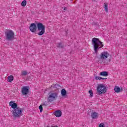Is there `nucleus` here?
Returning <instances> with one entry per match:
<instances>
[{
  "instance_id": "13",
  "label": "nucleus",
  "mask_w": 127,
  "mask_h": 127,
  "mask_svg": "<svg viewBox=\"0 0 127 127\" xmlns=\"http://www.w3.org/2000/svg\"><path fill=\"white\" fill-rule=\"evenodd\" d=\"M114 91L116 92V93H120V92H122L123 91V89H121L120 87L116 86L114 88Z\"/></svg>"
},
{
  "instance_id": "25",
  "label": "nucleus",
  "mask_w": 127,
  "mask_h": 127,
  "mask_svg": "<svg viewBox=\"0 0 127 127\" xmlns=\"http://www.w3.org/2000/svg\"><path fill=\"white\" fill-rule=\"evenodd\" d=\"M98 127H106L105 126V124H104V123H101L99 125Z\"/></svg>"
},
{
  "instance_id": "7",
  "label": "nucleus",
  "mask_w": 127,
  "mask_h": 127,
  "mask_svg": "<svg viewBox=\"0 0 127 127\" xmlns=\"http://www.w3.org/2000/svg\"><path fill=\"white\" fill-rule=\"evenodd\" d=\"M28 88H29L28 86H23L21 90L22 95H26L28 94V92L29 91Z\"/></svg>"
},
{
  "instance_id": "3",
  "label": "nucleus",
  "mask_w": 127,
  "mask_h": 127,
  "mask_svg": "<svg viewBox=\"0 0 127 127\" xmlns=\"http://www.w3.org/2000/svg\"><path fill=\"white\" fill-rule=\"evenodd\" d=\"M107 86H105L104 84H99L97 87V92L98 95H104L105 93H107Z\"/></svg>"
},
{
  "instance_id": "6",
  "label": "nucleus",
  "mask_w": 127,
  "mask_h": 127,
  "mask_svg": "<svg viewBox=\"0 0 127 127\" xmlns=\"http://www.w3.org/2000/svg\"><path fill=\"white\" fill-rule=\"evenodd\" d=\"M36 29H37V24L32 23L30 25V30L31 32H35V31H36Z\"/></svg>"
},
{
  "instance_id": "19",
  "label": "nucleus",
  "mask_w": 127,
  "mask_h": 127,
  "mask_svg": "<svg viewBox=\"0 0 127 127\" xmlns=\"http://www.w3.org/2000/svg\"><path fill=\"white\" fill-rule=\"evenodd\" d=\"M21 5L22 6H25V5H26V0H24L22 1Z\"/></svg>"
},
{
  "instance_id": "10",
  "label": "nucleus",
  "mask_w": 127,
  "mask_h": 127,
  "mask_svg": "<svg viewBox=\"0 0 127 127\" xmlns=\"http://www.w3.org/2000/svg\"><path fill=\"white\" fill-rule=\"evenodd\" d=\"M37 26L38 30L40 29H45V26H44L42 23H37Z\"/></svg>"
},
{
  "instance_id": "4",
  "label": "nucleus",
  "mask_w": 127,
  "mask_h": 127,
  "mask_svg": "<svg viewBox=\"0 0 127 127\" xmlns=\"http://www.w3.org/2000/svg\"><path fill=\"white\" fill-rule=\"evenodd\" d=\"M14 118H20L22 116V109L19 107L12 110V113Z\"/></svg>"
},
{
  "instance_id": "2",
  "label": "nucleus",
  "mask_w": 127,
  "mask_h": 127,
  "mask_svg": "<svg viewBox=\"0 0 127 127\" xmlns=\"http://www.w3.org/2000/svg\"><path fill=\"white\" fill-rule=\"evenodd\" d=\"M58 98V93L57 92H49L48 94L47 100L48 102L52 103V102L56 100Z\"/></svg>"
},
{
  "instance_id": "22",
  "label": "nucleus",
  "mask_w": 127,
  "mask_h": 127,
  "mask_svg": "<svg viewBox=\"0 0 127 127\" xmlns=\"http://www.w3.org/2000/svg\"><path fill=\"white\" fill-rule=\"evenodd\" d=\"M57 46L59 48H63V46L62 45V43H58Z\"/></svg>"
},
{
  "instance_id": "21",
  "label": "nucleus",
  "mask_w": 127,
  "mask_h": 127,
  "mask_svg": "<svg viewBox=\"0 0 127 127\" xmlns=\"http://www.w3.org/2000/svg\"><path fill=\"white\" fill-rule=\"evenodd\" d=\"M21 76H26L27 75V71H23L21 72Z\"/></svg>"
},
{
  "instance_id": "20",
  "label": "nucleus",
  "mask_w": 127,
  "mask_h": 127,
  "mask_svg": "<svg viewBox=\"0 0 127 127\" xmlns=\"http://www.w3.org/2000/svg\"><path fill=\"white\" fill-rule=\"evenodd\" d=\"M89 94H90V98H92V97H93V96H94V93H93V90H90L89 91Z\"/></svg>"
},
{
  "instance_id": "8",
  "label": "nucleus",
  "mask_w": 127,
  "mask_h": 127,
  "mask_svg": "<svg viewBox=\"0 0 127 127\" xmlns=\"http://www.w3.org/2000/svg\"><path fill=\"white\" fill-rule=\"evenodd\" d=\"M110 56V54L107 52H102L100 55L101 59H107Z\"/></svg>"
},
{
  "instance_id": "17",
  "label": "nucleus",
  "mask_w": 127,
  "mask_h": 127,
  "mask_svg": "<svg viewBox=\"0 0 127 127\" xmlns=\"http://www.w3.org/2000/svg\"><path fill=\"white\" fill-rule=\"evenodd\" d=\"M66 94H67V92H66V90H65V89H62L61 90L62 96H66Z\"/></svg>"
},
{
  "instance_id": "27",
  "label": "nucleus",
  "mask_w": 127,
  "mask_h": 127,
  "mask_svg": "<svg viewBox=\"0 0 127 127\" xmlns=\"http://www.w3.org/2000/svg\"><path fill=\"white\" fill-rule=\"evenodd\" d=\"M106 79H107V78L101 77V80H106Z\"/></svg>"
},
{
  "instance_id": "26",
  "label": "nucleus",
  "mask_w": 127,
  "mask_h": 127,
  "mask_svg": "<svg viewBox=\"0 0 127 127\" xmlns=\"http://www.w3.org/2000/svg\"><path fill=\"white\" fill-rule=\"evenodd\" d=\"M67 8L66 7H64V10H67Z\"/></svg>"
},
{
  "instance_id": "11",
  "label": "nucleus",
  "mask_w": 127,
  "mask_h": 127,
  "mask_svg": "<svg viewBox=\"0 0 127 127\" xmlns=\"http://www.w3.org/2000/svg\"><path fill=\"white\" fill-rule=\"evenodd\" d=\"M91 118L93 119H98L99 118V113L97 112H92L91 114Z\"/></svg>"
},
{
  "instance_id": "5",
  "label": "nucleus",
  "mask_w": 127,
  "mask_h": 127,
  "mask_svg": "<svg viewBox=\"0 0 127 127\" xmlns=\"http://www.w3.org/2000/svg\"><path fill=\"white\" fill-rule=\"evenodd\" d=\"M6 40L11 41L14 39V33L11 30H8L5 32Z\"/></svg>"
},
{
  "instance_id": "24",
  "label": "nucleus",
  "mask_w": 127,
  "mask_h": 127,
  "mask_svg": "<svg viewBox=\"0 0 127 127\" xmlns=\"http://www.w3.org/2000/svg\"><path fill=\"white\" fill-rule=\"evenodd\" d=\"M39 109L40 110V113L42 112V111H43V108L42 107V105H40L39 107Z\"/></svg>"
},
{
  "instance_id": "14",
  "label": "nucleus",
  "mask_w": 127,
  "mask_h": 127,
  "mask_svg": "<svg viewBox=\"0 0 127 127\" xmlns=\"http://www.w3.org/2000/svg\"><path fill=\"white\" fill-rule=\"evenodd\" d=\"M38 35H43L44 34V32H45V29H42L40 30H38Z\"/></svg>"
},
{
  "instance_id": "9",
  "label": "nucleus",
  "mask_w": 127,
  "mask_h": 127,
  "mask_svg": "<svg viewBox=\"0 0 127 127\" xmlns=\"http://www.w3.org/2000/svg\"><path fill=\"white\" fill-rule=\"evenodd\" d=\"M9 106L11 107L12 109H13V110H15V109H17V104L15 103L14 101H11L9 103Z\"/></svg>"
},
{
  "instance_id": "12",
  "label": "nucleus",
  "mask_w": 127,
  "mask_h": 127,
  "mask_svg": "<svg viewBox=\"0 0 127 127\" xmlns=\"http://www.w3.org/2000/svg\"><path fill=\"white\" fill-rule=\"evenodd\" d=\"M55 116H56L57 118H60V117L62 116V112L60 110L56 111L55 112Z\"/></svg>"
},
{
  "instance_id": "18",
  "label": "nucleus",
  "mask_w": 127,
  "mask_h": 127,
  "mask_svg": "<svg viewBox=\"0 0 127 127\" xmlns=\"http://www.w3.org/2000/svg\"><path fill=\"white\" fill-rule=\"evenodd\" d=\"M104 8H105V11L106 12H108V4L104 3Z\"/></svg>"
},
{
  "instance_id": "23",
  "label": "nucleus",
  "mask_w": 127,
  "mask_h": 127,
  "mask_svg": "<svg viewBox=\"0 0 127 127\" xmlns=\"http://www.w3.org/2000/svg\"><path fill=\"white\" fill-rule=\"evenodd\" d=\"M95 80H102V77L99 76H96L95 77Z\"/></svg>"
},
{
  "instance_id": "15",
  "label": "nucleus",
  "mask_w": 127,
  "mask_h": 127,
  "mask_svg": "<svg viewBox=\"0 0 127 127\" xmlns=\"http://www.w3.org/2000/svg\"><path fill=\"white\" fill-rule=\"evenodd\" d=\"M100 75L107 77V76H109V73L107 71H102L100 73Z\"/></svg>"
},
{
  "instance_id": "16",
  "label": "nucleus",
  "mask_w": 127,
  "mask_h": 127,
  "mask_svg": "<svg viewBox=\"0 0 127 127\" xmlns=\"http://www.w3.org/2000/svg\"><path fill=\"white\" fill-rule=\"evenodd\" d=\"M8 82H12L13 81V76L12 75H9L7 77Z\"/></svg>"
},
{
  "instance_id": "1",
  "label": "nucleus",
  "mask_w": 127,
  "mask_h": 127,
  "mask_svg": "<svg viewBox=\"0 0 127 127\" xmlns=\"http://www.w3.org/2000/svg\"><path fill=\"white\" fill-rule=\"evenodd\" d=\"M92 45L93 46L95 53H98V51L101 48L104 47L103 42L100 41V39L96 38H93L92 40Z\"/></svg>"
}]
</instances>
